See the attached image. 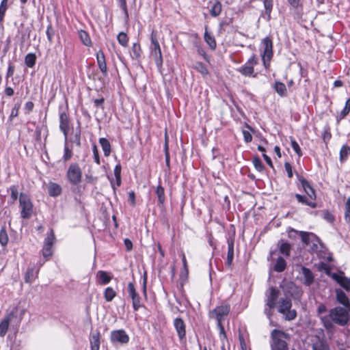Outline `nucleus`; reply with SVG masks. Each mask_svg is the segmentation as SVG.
Masks as SVG:
<instances>
[{"label": "nucleus", "instance_id": "f257e3e1", "mask_svg": "<svg viewBox=\"0 0 350 350\" xmlns=\"http://www.w3.org/2000/svg\"><path fill=\"white\" fill-rule=\"evenodd\" d=\"M289 334L280 329H273L271 333V350H288L287 340Z\"/></svg>", "mask_w": 350, "mask_h": 350}, {"label": "nucleus", "instance_id": "f03ea898", "mask_svg": "<svg viewBox=\"0 0 350 350\" xmlns=\"http://www.w3.org/2000/svg\"><path fill=\"white\" fill-rule=\"evenodd\" d=\"M19 205L21 208V218L29 219L33 212V204L30 197L25 193H21L19 196Z\"/></svg>", "mask_w": 350, "mask_h": 350}, {"label": "nucleus", "instance_id": "7ed1b4c3", "mask_svg": "<svg viewBox=\"0 0 350 350\" xmlns=\"http://www.w3.org/2000/svg\"><path fill=\"white\" fill-rule=\"evenodd\" d=\"M151 45L150 47L151 55L154 57L158 68L163 65V56L161 47L157 37V32L152 31L150 36Z\"/></svg>", "mask_w": 350, "mask_h": 350}, {"label": "nucleus", "instance_id": "20e7f679", "mask_svg": "<svg viewBox=\"0 0 350 350\" xmlns=\"http://www.w3.org/2000/svg\"><path fill=\"white\" fill-rule=\"evenodd\" d=\"M262 51V59L264 66L267 68L273 57V42L270 37H265L261 41L260 44Z\"/></svg>", "mask_w": 350, "mask_h": 350}, {"label": "nucleus", "instance_id": "39448f33", "mask_svg": "<svg viewBox=\"0 0 350 350\" xmlns=\"http://www.w3.org/2000/svg\"><path fill=\"white\" fill-rule=\"evenodd\" d=\"M329 317L336 324L344 326L349 321L348 311L342 307H336L330 310Z\"/></svg>", "mask_w": 350, "mask_h": 350}, {"label": "nucleus", "instance_id": "423d86ee", "mask_svg": "<svg viewBox=\"0 0 350 350\" xmlns=\"http://www.w3.org/2000/svg\"><path fill=\"white\" fill-rule=\"evenodd\" d=\"M66 178L72 185H78L82 180V170L77 163H72L66 172Z\"/></svg>", "mask_w": 350, "mask_h": 350}, {"label": "nucleus", "instance_id": "0eeeda50", "mask_svg": "<svg viewBox=\"0 0 350 350\" xmlns=\"http://www.w3.org/2000/svg\"><path fill=\"white\" fill-rule=\"evenodd\" d=\"M230 311V305L228 303H223L217 306L208 313L210 319H215L217 321H222L228 315Z\"/></svg>", "mask_w": 350, "mask_h": 350}, {"label": "nucleus", "instance_id": "6e6552de", "mask_svg": "<svg viewBox=\"0 0 350 350\" xmlns=\"http://www.w3.org/2000/svg\"><path fill=\"white\" fill-rule=\"evenodd\" d=\"M32 31L33 27L31 25L25 27L23 23L20 25L18 33L20 36L19 41L21 48L31 45L30 36Z\"/></svg>", "mask_w": 350, "mask_h": 350}, {"label": "nucleus", "instance_id": "1a4fd4ad", "mask_svg": "<svg viewBox=\"0 0 350 350\" xmlns=\"http://www.w3.org/2000/svg\"><path fill=\"white\" fill-rule=\"evenodd\" d=\"M59 129L64 135L65 141H68V135L70 129L69 122L70 120L68 113L65 110H62V107H59Z\"/></svg>", "mask_w": 350, "mask_h": 350}, {"label": "nucleus", "instance_id": "9d476101", "mask_svg": "<svg viewBox=\"0 0 350 350\" xmlns=\"http://www.w3.org/2000/svg\"><path fill=\"white\" fill-rule=\"evenodd\" d=\"M129 296L132 300L133 308L135 311H137L143 306L141 304V297L136 291L135 285L133 282H129L127 286Z\"/></svg>", "mask_w": 350, "mask_h": 350}, {"label": "nucleus", "instance_id": "9b49d317", "mask_svg": "<svg viewBox=\"0 0 350 350\" xmlns=\"http://www.w3.org/2000/svg\"><path fill=\"white\" fill-rule=\"evenodd\" d=\"M111 340L112 342L126 344L129 341V336L124 329H118L111 332Z\"/></svg>", "mask_w": 350, "mask_h": 350}, {"label": "nucleus", "instance_id": "f8f14e48", "mask_svg": "<svg viewBox=\"0 0 350 350\" xmlns=\"http://www.w3.org/2000/svg\"><path fill=\"white\" fill-rule=\"evenodd\" d=\"M257 63L258 59L253 55L239 71L244 76H250L254 72V66Z\"/></svg>", "mask_w": 350, "mask_h": 350}, {"label": "nucleus", "instance_id": "ddd939ff", "mask_svg": "<svg viewBox=\"0 0 350 350\" xmlns=\"http://www.w3.org/2000/svg\"><path fill=\"white\" fill-rule=\"evenodd\" d=\"M298 180L299 181L303 189L306 194L312 200L316 199L315 190L311 186L310 183L302 176L296 174Z\"/></svg>", "mask_w": 350, "mask_h": 350}, {"label": "nucleus", "instance_id": "4468645a", "mask_svg": "<svg viewBox=\"0 0 350 350\" xmlns=\"http://www.w3.org/2000/svg\"><path fill=\"white\" fill-rule=\"evenodd\" d=\"M174 326L180 341L186 338V325L183 319L178 317L174 320Z\"/></svg>", "mask_w": 350, "mask_h": 350}, {"label": "nucleus", "instance_id": "2eb2a0df", "mask_svg": "<svg viewBox=\"0 0 350 350\" xmlns=\"http://www.w3.org/2000/svg\"><path fill=\"white\" fill-rule=\"evenodd\" d=\"M331 276L344 289L347 291H350V278L345 276L344 272L341 271L340 274L332 273Z\"/></svg>", "mask_w": 350, "mask_h": 350}, {"label": "nucleus", "instance_id": "dca6fc26", "mask_svg": "<svg viewBox=\"0 0 350 350\" xmlns=\"http://www.w3.org/2000/svg\"><path fill=\"white\" fill-rule=\"evenodd\" d=\"M294 14V18L299 19L303 14V5L301 0H287Z\"/></svg>", "mask_w": 350, "mask_h": 350}, {"label": "nucleus", "instance_id": "f3484780", "mask_svg": "<svg viewBox=\"0 0 350 350\" xmlns=\"http://www.w3.org/2000/svg\"><path fill=\"white\" fill-rule=\"evenodd\" d=\"M301 273H302L304 277L303 280L301 279V280L302 281V283L304 285L310 286L311 284H313L314 280V276L313 273L309 268H307L304 266H301Z\"/></svg>", "mask_w": 350, "mask_h": 350}, {"label": "nucleus", "instance_id": "a211bd4d", "mask_svg": "<svg viewBox=\"0 0 350 350\" xmlns=\"http://www.w3.org/2000/svg\"><path fill=\"white\" fill-rule=\"evenodd\" d=\"M269 291V293L266 294L265 304L276 306L280 291L273 286L270 287Z\"/></svg>", "mask_w": 350, "mask_h": 350}, {"label": "nucleus", "instance_id": "6ab92c4d", "mask_svg": "<svg viewBox=\"0 0 350 350\" xmlns=\"http://www.w3.org/2000/svg\"><path fill=\"white\" fill-rule=\"evenodd\" d=\"M96 60L100 70L101 71L104 77H107L108 75V71L105 60V56L103 51L99 50L96 53Z\"/></svg>", "mask_w": 350, "mask_h": 350}, {"label": "nucleus", "instance_id": "aec40b11", "mask_svg": "<svg viewBox=\"0 0 350 350\" xmlns=\"http://www.w3.org/2000/svg\"><path fill=\"white\" fill-rule=\"evenodd\" d=\"M228 243V253H227V260L226 265L228 267H230L232 265L233 259H234V239L233 238H228L227 239Z\"/></svg>", "mask_w": 350, "mask_h": 350}, {"label": "nucleus", "instance_id": "412c9836", "mask_svg": "<svg viewBox=\"0 0 350 350\" xmlns=\"http://www.w3.org/2000/svg\"><path fill=\"white\" fill-rule=\"evenodd\" d=\"M336 300L345 308H350V302L346 293L341 289H336Z\"/></svg>", "mask_w": 350, "mask_h": 350}, {"label": "nucleus", "instance_id": "4be33fe9", "mask_svg": "<svg viewBox=\"0 0 350 350\" xmlns=\"http://www.w3.org/2000/svg\"><path fill=\"white\" fill-rule=\"evenodd\" d=\"M48 193L51 197H57L62 194V187L53 182H50L47 185Z\"/></svg>", "mask_w": 350, "mask_h": 350}, {"label": "nucleus", "instance_id": "5701e85b", "mask_svg": "<svg viewBox=\"0 0 350 350\" xmlns=\"http://www.w3.org/2000/svg\"><path fill=\"white\" fill-rule=\"evenodd\" d=\"M211 9L210 14L213 17L218 16L222 10V5L219 0H213L210 1Z\"/></svg>", "mask_w": 350, "mask_h": 350}, {"label": "nucleus", "instance_id": "b1692460", "mask_svg": "<svg viewBox=\"0 0 350 350\" xmlns=\"http://www.w3.org/2000/svg\"><path fill=\"white\" fill-rule=\"evenodd\" d=\"M42 265V263H40L39 267L37 270H35L34 267L28 268L25 275V282L31 283L34 279L38 276L40 267Z\"/></svg>", "mask_w": 350, "mask_h": 350}, {"label": "nucleus", "instance_id": "393cba45", "mask_svg": "<svg viewBox=\"0 0 350 350\" xmlns=\"http://www.w3.org/2000/svg\"><path fill=\"white\" fill-rule=\"evenodd\" d=\"M292 307V301L290 298H282L279 301V308L278 311L280 314H284L286 310Z\"/></svg>", "mask_w": 350, "mask_h": 350}, {"label": "nucleus", "instance_id": "a878e982", "mask_svg": "<svg viewBox=\"0 0 350 350\" xmlns=\"http://www.w3.org/2000/svg\"><path fill=\"white\" fill-rule=\"evenodd\" d=\"M81 123H80V122L78 121L77 126L76 128L75 132L73 135V137H70V142L71 143L75 144L77 147L80 148L81 146Z\"/></svg>", "mask_w": 350, "mask_h": 350}, {"label": "nucleus", "instance_id": "bb28decb", "mask_svg": "<svg viewBox=\"0 0 350 350\" xmlns=\"http://www.w3.org/2000/svg\"><path fill=\"white\" fill-rule=\"evenodd\" d=\"M204 39L211 50H215L217 47L216 40L215 37L208 32L207 26L205 27Z\"/></svg>", "mask_w": 350, "mask_h": 350}, {"label": "nucleus", "instance_id": "cd10ccee", "mask_svg": "<svg viewBox=\"0 0 350 350\" xmlns=\"http://www.w3.org/2000/svg\"><path fill=\"white\" fill-rule=\"evenodd\" d=\"M99 143L101 146L104 155L109 157L111 152V144L109 141L105 137H100L99 139Z\"/></svg>", "mask_w": 350, "mask_h": 350}, {"label": "nucleus", "instance_id": "c85d7f7f", "mask_svg": "<svg viewBox=\"0 0 350 350\" xmlns=\"http://www.w3.org/2000/svg\"><path fill=\"white\" fill-rule=\"evenodd\" d=\"M299 235L301 237V241L306 245H308L310 244V237H312L317 241H319V237H317L312 232H308L304 231H300Z\"/></svg>", "mask_w": 350, "mask_h": 350}, {"label": "nucleus", "instance_id": "c756f323", "mask_svg": "<svg viewBox=\"0 0 350 350\" xmlns=\"http://www.w3.org/2000/svg\"><path fill=\"white\" fill-rule=\"evenodd\" d=\"M273 89L280 96H286L287 94V90L284 83L280 81H275L273 85Z\"/></svg>", "mask_w": 350, "mask_h": 350}, {"label": "nucleus", "instance_id": "7c9ffc66", "mask_svg": "<svg viewBox=\"0 0 350 350\" xmlns=\"http://www.w3.org/2000/svg\"><path fill=\"white\" fill-rule=\"evenodd\" d=\"M280 252L286 256H289L291 250V245L282 240L278 242Z\"/></svg>", "mask_w": 350, "mask_h": 350}, {"label": "nucleus", "instance_id": "2f4dec72", "mask_svg": "<svg viewBox=\"0 0 350 350\" xmlns=\"http://www.w3.org/2000/svg\"><path fill=\"white\" fill-rule=\"evenodd\" d=\"M286 260L282 256H279L277 258L276 262L274 265V267H273L274 271H275L278 273H280V272L284 271L286 269Z\"/></svg>", "mask_w": 350, "mask_h": 350}, {"label": "nucleus", "instance_id": "473e14b6", "mask_svg": "<svg viewBox=\"0 0 350 350\" xmlns=\"http://www.w3.org/2000/svg\"><path fill=\"white\" fill-rule=\"evenodd\" d=\"M78 33L81 41L84 45L87 46H90L92 45V40L88 32L81 29L79 31Z\"/></svg>", "mask_w": 350, "mask_h": 350}, {"label": "nucleus", "instance_id": "72a5a7b5", "mask_svg": "<svg viewBox=\"0 0 350 350\" xmlns=\"http://www.w3.org/2000/svg\"><path fill=\"white\" fill-rule=\"evenodd\" d=\"M97 275L99 278V283L101 284H107L111 280V276L105 271H98Z\"/></svg>", "mask_w": 350, "mask_h": 350}, {"label": "nucleus", "instance_id": "f704fd0d", "mask_svg": "<svg viewBox=\"0 0 350 350\" xmlns=\"http://www.w3.org/2000/svg\"><path fill=\"white\" fill-rule=\"evenodd\" d=\"M350 155V147L345 144L343 145L340 150V161L344 163L348 159Z\"/></svg>", "mask_w": 350, "mask_h": 350}, {"label": "nucleus", "instance_id": "c9c22d12", "mask_svg": "<svg viewBox=\"0 0 350 350\" xmlns=\"http://www.w3.org/2000/svg\"><path fill=\"white\" fill-rule=\"evenodd\" d=\"M36 59L37 57L35 53H29L27 54L25 57V65L28 68H33L36 64Z\"/></svg>", "mask_w": 350, "mask_h": 350}, {"label": "nucleus", "instance_id": "e433bc0d", "mask_svg": "<svg viewBox=\"0 0 350 350\" xmlns=\"http://www.w3.org/2000/svg\"><path fill=\"white\" fill-rule=\"evenodd\" d=\"M64 155L62 157V160L64 163L70 161L73 155L72 149H70L68 145V141L64 140Z\"/></svg>", "mask_w": 350, "mask_h": 350}, {"label": "nucleus", "instance_id": "4c0bfd02", "mask_svg": "<svg viewBox=\"0 0 350 350\" xmlns=\"http://www.w3.org/2000/svg\"><path fill=\"white\" fill-rule=\"evenodd\" d=\"M155 192L158 198L159 204L163 205L165 200L164 188L159 185Z\"/></svg>", "mask_w": 350, "mask_h": 350}, {"label": "nucleus", "instance_id": "58836bf2", "mask_svg": "<svg viewBox=\"0 0 350 350\" xmlns=\"http://www.w3.org/2000/svg\"><path fill=\"white\" fill-rule=\"evenodd\" d=\"M131 57L133 59H138L142 55V49L139 43H134L132 46Z\"/></svg>", "mask_w": 350, "mask_h": 350}, {"label": "nucleus", "instance_id": "ea45409f", "mask_svg": "<svg viewBox=\"0 0 350 350\" xmlns=\"http://www.w3.org/2000/svg\"><path fill=\"white\" fill-rule=\"evenodd\" d=\"M91 350H99L100 348V334L98 332L94 334L90 340Z\"/></svg>", "mask_w": 350, "mask_h": 350}, {"label": "nucleus", "instance_id": "a19ab883", "mask_svg": "<svg viewBox=\"0 0 350 350\" xmlns=\"http://www.w3.org/2000/svg\"><path fill=\"white\" fill-rule=\"evenodd\" d=\"M193 68L201 73L203 76L208 75V71L206 66L201 62H196Z\"/></svg>", "mask_w": 350, "mask_h": 350}, {"label": "nucleus", "instance_id": "79ce46f5", "mask_svg": "<svg viewBox=\"0 0 350 350\" xmlns=\"http://www.w3.org/2000/svg\"><path fill=\"white\" fill-rule=\"evenodd\" d=\"M116 296V292L111 288L107 287L104 291V297L107 301H111Z\"/></svg>", "mask_w": 350, "mask_h": 350}, {"label": "nucleus", "instance_id": "37998d69", "mask_svg": "<svg viewBox=\"0 0 350 350\" xmlns=\"http://www.w3.org/2000/svg\"><path fill=\"white\" fill-rule=\"evenodd\" d=\"M233 22L232 18H226L222 20L219 23V32L222 33L226 31V27L231 25Z\"/></svg>", "mask_w": 350, "mask_h": 350}, {"label": "nucleus", "instance_id": "c03bdc74", "mask_svg": "<svg viewBox=\"0 0 350 350\" xmlns=\"http://www.w3.org/2000/svg\"><path fill=\"white\" fill-rule=\"evenodd\" d=\"M252 162H253L255 169L257 171H258L260 172H262L265 170V167L264 164L262 163V161L258 156H255L253 158Z\"/></svg>", "mask_w": 350, "mask_h": 350}, {"label": "nucleus", "instance_id": "a18cd8bd", "mask_svg": "<svg viewBox=\"0 0 350 350\" xmlns=\"http://www.w3.org/2000/svg\"><path fill=\"white\" fill-rule=\"evenodd\" d=\"M275 308V306L273 305L267 304L265 305L264 314L269 319L271 323L272 322V316L273 314Z\"/></svg>", "mask_w": 350, "mask_h": 350}, {"label": "nucleus", "instance_id": "49530a36", "mask_svg": "<svg viewBox=\"0 0 350 350\" xmlns=\"http://www.w3.org/2000/svg\"><path fill=\"white\" fill-rule=\"evenodd\" d=\"M8 191L10 192V197L12 199V201L10 202L11 204H14L18 197V186L13 185H12L9 189Z\"/></svg>", "mask_w": 350, "mask_h": 350}, {"label": "nucleus", "instance_id": "de8ad7c7", "mask_svg": "<svg viewBox=\"0 0 350 350\" xmlns=\"http://www.w3.org/2000/svg\"><path fill=\"white\" fill-rule=\"evenodd\" d=\"M265 14L268 16V20L271 18V13L273 9V0H262Z\"/></svg>", "mask_w": 350, "mask_h": 350}, {"label": "nucleus", "instance_id": "09e8293b", "mask_svg": "<svg viewBox=\"0 0 350 350\" xmlns=\"http://www.w3.org/2000/svg\"><path fill=\"white\" fill-rule=\"evenodd\" d=\"M8 242V236L5 230V226H3L0 230V244L2 246H5Z\"/></svg>", "mask_w": 350, "mask_h": 350}, {"label": "nucleus", "instance_id": "8fccbe9b", "mask_svg": "<svg viewBox=\"0 0 350 350\" xmlns=\"http://www.w3.org/2000/svg\"><path fill=\"white\" fill-rule=\"evenodd\" d=\"M9 323H10V322L8 321V319H3L0 322V336L1 337H3L6 334L8 327H9Z\"/></svg>", "mask_w": 350, "mask_h": 350}, {"label": "nucleus", "instance_id": "3c124183", "mask_svg": "<svg viewBox=\"0 0 350 350\" xmlns=\"http://www.w3.org/2000/svg\"><path fill=\"white\" fill-rule=\"evenodd\" d=\"M55 234L53 229H50L49 232L47 233V237L44 239V245L53 246L55 242Z\"/></svg>", "mask_w": 350, "mask_h": 350}, {"label": "nucleus", "instance_id": "603ef678", "mask_svg": "<svg viewBox=\"0 0 350 350\" xmlns=\"http://www.w3.org/2000/svg\"><path fill=\"white\" fill-rule=\"evenodd\" d=\"M46 34L47 36L48 41L49 43H52L53 41V37L55 34V30L53 28L51 23H49L46 27Z\"/></svg>", "mask_w": 350, "mask_h": 350}, {"label": "nucleus", "instance_id": "864d4df0", "mask_svg": "<svg viewBox=\"0 0 350 350\" xmlns=\"http://www.w3.org/2000/svg\"><path fill=\"white\" fill-rule=\"evenodd\" d=\"M8 8V0H2L0 4V23H3Z\"/></svg>", "mask_w": 350, "mask_h": 350}, {"label": "nucleus", "instance_id": "5fc2aeb1", "mask_svg": "<svg viewBox=\"0 0 350 350\" xmlns=\"http://www.w3.org/2000/svg\"><path fill=\"white\" fill-rule=\"evenodd\" d=\"M117 40L119 44H121L122 46H127L129 38L126 33L124 32H120L117 36Z\"/></svg>", "mask_w": 350, "mask_h": 350}, {"label": "nucleus", "instance_id": "6e6d98bb", "mask_svg": "<svg viewBox=\"0 0 350 350\" xmlns=\"http://www.w3.org/2000/svg\"><path fill=\"white\" fill-rule=\"evenodd\" d=\"M121 170L122 167L120 164H118L115 166L113 172L116 177V182L118 187L121 185Z\"/></svg>", "mask_w": 350, "mask_h": 350}, {"label": "nucleus", "instance_id": "4d7b16f0", "mask_svg": "<svg viewBox=\"0 0 350 350\" xmlns=\"http://www.w3.org/2000/svg\"><path fill=\"white\" fill-rule=\"evenodd\" d=\"M20 107H21V103L19 102H17L14 105V107H12V109L11 110L10 115L9 116V120L10 122L12 121L14 118H16L18 116Z\"/></svg>", "mask_w": 350, "mask_h": 350}, {"label": "nucleus", "instance_id": "13d9d810", "mask_svg": "<svg viewBox=\"0 0 350 350\" xmlns=\"http://www.w3.org/2000/svg\"><path fill=\"white\" fill-rule=\"evenodd\" d=\"M42 256L46 260H48L53 255L52 246L44 245L42 250Z\"/></svg>", "mask_w": 350, "mask_h": 350}, {"label": "nucleus", "instance_id": "bf43d9fd", "mask_svg": "<svg viewBox=\"0 0 350 350\" xmlns=\"http://www.w3.org/2000/svg\"><path fill=\"white\" fill-rule=\"evenodd\" d=\"M284 318L286 321H292L294 320L297 317V312L295 310L288 309L286 310L284 314Z\"/></svg>", "mask_w": 350, "mask_h": 350}, {"label": "nucleus", "instance_id": "052dcab7", "mask_svg": "<svg viewBox=\"0 0 350 350\" xmlns=\"http://www.w3.org/2000/svg\"><path fill=\"white\" fill-rule=\"evenodd\" d=\"M290 138L292 148L299 157H301L302 155V152L298 143L292 137Z\"/></svg>", "mask_w": 350, "mask_h": 350}, {"label": "nucleus", "instance_id": "680f3d73", "mask_svg": "<svg viewBox=\"0 0 350 350\" xmlns=\"http://www.w3.org/2000/svg\"><path fill=\"white\" fill-rule=\"evenodd\" d=\"M117 1L118 2L119 6L120 7V8L122 10V11L124 12L125 19L128 20L129 19V12H128L126 0H117Z\"/></svg>", "mask_w": 350, "mask_h": 350}, {"label": "nucleus", "instance_id": "e2e57ef3", "mask_svg": "<svg viewBox=\"0 0 350 350\" xmlns=\"http://www.w3.org/2000/svg\"><path fill=\"white\" fill-rule=\"evenodd\" d=\"M345 219L347 223H350V198L345 202Z\"/></svg>", "mask_w": 350, "mask_h": 350}, {"label": "nucleus", "instance_id": "0e129e2a", "mask_svg": "<svg viewBox=\"0 0 350 350\" xmlns=\"http://www.w3.org/2000/svg\"><path fill=\"white\" fill-rule=\"evenodd\" d=\"M322 215L324 219H325L329 223H333L334 221V216L328 210L322 211Z\"/></svg>", "mask_w": 350, "mask_h": 350}, {"label": "nucleus", "instance_id": "69168bd1", "mask_svg": "<svg viewBox=\"0 0 350 350\" xmlns=\"http://www.w3.org/2000/svg\"><path fill=\"white\" fill-rule=\"evenodd\" d=\"M350 111H348V109L343 108V109L336 116V122L337 124H339L340 122L344 119L349 113Z\"/></svg>", "mask_w": 350, "mask_h": 350}, {"label": "nucleus", "instance_id": "338daca9", "mask_svg": "<svg viewBox=\"0 0 350 350\" xmlns=\"http://www.w3.org/2000/svg\"><path fill=\"white\" fill-rule=\"evenodd\" d=\"M18 315V308L14 307L13 309L10 312L9 314L4 319H8V321L10 322L14 318H16Z\"/></svg>", "mask_w": 350, "mask_h": 350}, {"label": "nucleus", "instance_id": "774afa93", "mask_svg": "<svg viewBox=\"0 0 350 350\" xmlns=\"http://www.w3.org/2000/svg\"><path fill=\"white\" fill-rule=\"evenodd\" d=\"M313 350H329L328 346L321 341L313 345Z\"/></svg>", "mask_w": 350, "mask_h": 350}]
</instances>
